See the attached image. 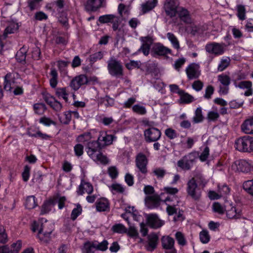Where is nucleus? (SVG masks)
Returning <instances> with one entry per match:
<instances>
[{
  "label": "nucleus",
  "mask_w": 253,
  "mask_h": 253,
  "mask_svg": "<svg viewBox=\"0 0 253 253\" xmlns=\"http://www.w3.org/2000/svg\"><path fill=\"white\" fill-rule=\"evenodd\" d=\"M32 229L33 232L38 231L37 236L41 242L47 243L53 230V225L46 219L42 218L39 222H33Z\"/></svg>",
  "instance_id": "1"
},
{
  "label": "nucleus",
  "mask_w": 253,
  "mask_h": 253,
  "mask_svg": "<svg viewBox=\"0 0 253 253\" xmlns=\"http://www.w3.org/2000/svg\"><path fill=\"white\" fill-rule=\"evenodd\" d=\"M86 149L88 156L95 162L104 165L109 163V159L101 152L102 147L96 141L88 142Z\"/></svg>",
  "instance_id": "2"
},
{
  "label": "nucleus",
  "mask_w": 253,
  "mask_h": 253,
  "mask_svg": "<svg viewBox=\"0 0 253 253\" xmlns=\"http://www.w3.org/2000/svg\"><path fill=\"white\" fill-rule=\"evenodd\" d=\"M107 69L109 74L116 78L124 76V67L122 62L114 56L111 57L107 61Z\"/></svg>",
  "instance_id": "3"
},
{
  "label": "nucleus",
  "mask_w": 253,
  "mask_h": 253,
  "mask_svg": "<svg viewBox=\"0 0 253 253\" xmlns=\"http://www.w3.org/2000/svg\"><path fill=\"white\" fill-rule=\"evenodd\" d=\"M235 147L240 152H253V137L244 136L238 138L235 141Z\"/></svg>",
  "instance_id": "4"
},
{
  "label": "nucleus",
  "mask_w": 253,
  "mask_h": 253,
  "mask_svg": "<svg viewBox=\"0 0 253 253\" xmlns=\"http://www.w3.org/2000/svg\"><path fill=\"white\" fill-rule=\"evenodd\" d=\"M187 195L195 201H199L202 197V189L198 186L194 178L189 180L187 183Z\"/></svg>",
  "instance_id": "5"
},
{
  "label": "nucleus",
  "mask_w": 253,
  "mask_h": 253,
  "mask_svg": "<svg viewBox=\"0 0 253 253\" xmlns=\"http://www.w3.org/2000/svg\"><path fill=\"white\" fill-rule=\"evenodd\" d=\"M197 153L196 152H190L178 160L177 165L178 167L183 170H190L195 163L197 159Z\"/></svg>",
  "instance_id": "6"
},
{
  "label": "nucleus",
  "mask_w": 253,
  "mask_h": 253,
  "mask_svg": "<svg viewBox=\"0 0 253 253\" xmlns=\"http://www.w3.org/2000/svg\"><path fill=\"white\" fill-rule=\"evenodd\" d=\"M135 165L139 171L145 175L148 172V160L146 156L142 152L138 153L135 157Z\"/></svg>",
  "instance_id": "7"
},
{
  "label": "nucleus",
  "mask_w": 253,
  "mask_h": 253,
  "mask_svg": "<svg viewBox=\"0 0 253 253\" xmlns=\"http://www.w3.org/2000/svg\"><path fill=\"white\" fill-rule=\"evenodd\" d=\"M231 169L235 172L248 173L252 170V167L246 160H239L232 164Z\"/></svg>",
  "instance_id": "8"
},
{
  "label": "nucleus",
  "mask_w": 253,
  "mask_h": 253,
  "mask_svg": "<svg viewBox=\"0 0 253 253\" xmlns=\"http://www.w3.org/2000/svg\"><path fill=\"white\" fill-rule=\"evenodd\" d=\"M161 243L164 253H177L174 247V240L169 236H164L161 238Z\"/></svg>",
  "instance_id": "9"
},
{
  "label": "nucleus",
  "mask_w": 253,
  "mask_h": 253,
  "mask_svg": "<svg viewBox=\"0 0 253 253\" xmlns=\"http://www.w3.org/2000/svg\"><path fill=\"white\" fill-rule=\"evenodd\" d=\"M161 131L156 127H150L144 131L145 140L147 142L158 141L161 136Z\"/></svg>",
  "instance_id": "10"
},
{
  "label": "nucleus",
  "mask_w": 253,
  "mask_h": 253,
  "mask_svg": "<svg viewBox=\"0 0 253 253\" xmlns=\"http://www.w3.org/2000/svg\"><path fill=\"white\" fill-rule=\"evenodd\" d=\"M178 8L176 0H165L164 4V9L166 15L170 18L176 16Z\"/></svg>",
  "instance_id": "11"
},
{
  "label": "nucleus",
  "mask_w": 253,
  "mask_h": 253,
  "mask_svg": "<svg viewBox=\"0 0 253 253\" xmlns=\"http://www.w3.org/2000/svg\"><path fill=\"white\" fill-rule=\"evenodd\" d=\"M115 138L114 135L108 134L106 131H101L96 142L102 148L112 144Z\"/></svg>",
  "instance_id": "12"
},
{
  "label": "nucleus",
  "mask_w": 253,
  "mask_h": 253,
  "mask_svg": "<svg viewBox=\"0 0 253 253\" xmlns=\"http://www.w3.org/2000/svg\"><path fill=\"white\" fill-rule=\"evenodd\" d=\"M185 72L190 80L198 79L201 74L199 65L194 63L189 64L186 67Z\"/></svg>",
  "instance_id": "13"
},
{
  "label": "nucleus",
  "mask_w": 253,
  "mask_h": 253,
  "mask_svg": "<svg viewBox=\"0 0 253 253\" xmlns=\"http://www.w3.org/2000/svg\"><path fill=\"white\" fill-rule=\"evenodd\" d=\"M89 80L85 75H80L74 78L70 83L69 86L75 91L78 90L81 86L88 84Z\"/></svg>",
  "instance_id": "14"
},
{
  "label": "nucleus",
  "mask_w": 253,
  "mask_h": 253,
  "mask_svg": "<svg viewBox=\"0 0 253 253\" xmlns=\"http://www.w3.org/2000/svg\"><path fill=\"white\" fill-rule=\"evenodd\" d=\"M217 81L220 83L219 92L226 94L229 91V85L231 82L230 77L225 74H222L217 76Z\"/></svg>",
  "instance_id": "15"
},
{
  "label": "nucleus",
  "mask_w": 253,
  "mask_h": 253,
  "mask_svg": "<svg viewBox=\"0 0 253 253\" xmlns=\"http://www.w3.org/2000/svg\"><path fill=\"white\" fill-rule=\"evenodd\" d=\"M206 51L215 55H221L224 51V44L212 42L207 44L205 46Z\"/></svg>",
  "instance_id": "16"
},
{
  "label": "nucleus",
  "mask_w": 253,
  "mask_h": 253,
  "mask_svg": "<svg viewBox=\"0 0 253 253\" xmlns=\"http://www.w3.org/2000/svg\"><path fill=\"white\" fill-rule=\"evenodd\" d=\"M106 5V0H87L84 7L86 11L95 12Z\"/></svg>",
  "instance_id": "17"
},
{
  "label": "nucleus",
  "mask_w": 253,
  "mask_h": 253,
  "mask_svg": "<svg viewBox=\"0 0 253 253\" xmlns=\"http://www.w3.org/2000/svg\"><path fill=\"white\" fill-rule=\"evenodd\" d=\"M161 194H154L146 196L145 198V204L149 209H154L158 207L161 204Z\"/></svg>",
  "instance_id": "18"
},
{
  "label": "nucleus",
  "mask_w": 253,
  "mask_h": 253,
  "mask_svg": "<svg viewBox=\"0 0 253 253\" xmlns=\"http://www.w3.org/2000/svg\"><path fill=\"white\" fill-rule=\"evenodd\" d=\"M227 217L230 219H238L241 216V210L229 204L225 206Z\"/></svg>",
  "instance_id": "19"
},
{
  "label": "nucleus",
  "mask_w": 253,
  "mask_h": 253,
  "mask_svg": "<svg viewBox=\"0 0 253 253\" xmlns=\"http://www.w3.org/2000/svg\"><path fill=\"white\" fill-rule=\"evenodd\" d=\"M146 220L147 224L153 228H160L164 224V222L155 214H148Z\"/></svg>",
  "instance_id": "20"
},
{
  "label": "nucleus",
  "mask_w": 253,
  "mask_h": 253,
  "mask_svg": "<svg viewBox=\"0 0 253 253\" xmlns=\"http://www.w3.org/2000/svg\"><path fill=\"white\" fill-rule=\"evenodd\" d=\"M180 20L186 24H191L193 22L189 11L184 7H179L177 12Z\"/></svg>",
  "instance_id": "21"
},
{
  "label": "nucleus",
  "mask_w": 253,
  "mask_h": 253,
  "mask_svg": "<svg viewBox=\"0 0 253 253\" xmlns=\"http://www.w3.org/2000/svg\"><path fill=\"white\" fill-rule=\"evenodd\" d=\"M148 244L146 246V249L148 251L152 252L157 247L159 237L157 234L153 233L148 236Z\"/></svg>",
  "instance_id": "22"
},
{
  "label": "nucleus",
  "mask_w": 253,
  "mask_h": 253,
  "mask_svg": "<svg viewBox=\"0 0 253 253\" xmlns=\"http://www.w3.org/2000/svg\"><path fill=\"white\" fill-rule=\"evenodd\" d=\"M141 41L143 42L138 51H141L145 56H147L150 52V46L152 43V38L149 37H142Z\"/></svg>",
  "instance_id": "23"
},
{
  "label": "nucleus",
  "mask_w": 253,
  "mask_h": 253,
  "mask_svg": "<svg viewBox=\"0 0 253 253\" xmlns=\"http://www.w3.org/2000/svg\"><path fill=\"white\" fill-rule=\"evenodd\" d=\"M235 87L239 88L242 89H246L244 95L246 96L252 95L253 89L252 88V83L249 81H240L238 84L236 85Z\"/></svg>",
  "instance_id": "24"
},
{
  "label": "nucleus",
  "mask_w": 253,
  "mask_h": 253,
  "mask_svg": "<svg viewBox=\"0 0 253 253\" xmlns=\"http://www.w3.org/2000/svg\"><path fill=\"white\" fill-rule=\"evenodd\" d=\"M93 191V187L91 183L82 180L79 186L77 193L79 195H82L84 193L91 194Z\"/></svg>",
  "instance_id": "25"
},
{
  "label": "nucleus",
  "mask_w": 253,
  "mask_h": 253,
  "mask_svg": "<svg viewBox=\"0 0 253 253\" xmlns=\"http://www.w3.org/2000/svg\"><path fill=\"white\" fill-rule=\"evenodd\" d=\"M96 209L97 211H106L110 210V203L109 201L104 198L97 200L95 203Z\"/></svg>",
  "instance_id": "26"
},
{
  "label": "nucleus",
  "mask_w": 253,
  "mask_h": 253,
  "mask_svg": "<svg viewBox=\"0 0 253 253\" xmlns=\"http://www.w3.org/2000/svg\"><path fill=\"white\" fill-rule=\"evenodd\" d=\"M152 50L154 54L160 56H165L168 54H170L171 51V49L160 43H156L153 47Z\"/></svg>",
  "instance_id": "27"
},
{
  "label": "nucleus",
  "mask_w": 253,
  "mask_h": 253,
  "mask_svg": "<svg viewBox=\"0 0 253 253\" xmlns=\"http://www.w3.org/2000/svg\"><path fill=\"white\" fill-rule=\"evenodd\" d=\"M241 130L246 134H253V117L244 121L241 126Z\"/></svg>",
  "instance_id": "28"
},
{
  "label": "nucleus",
  "mask_w": 253,
  "mask_h": 253,
  "mask_svg": "<svg viewBox=\"0 0 253 253\" xmlns=\"http://www.w3.org/2000/svg\"><path fill=\"white\" fill-rule=\"evenodd\" d=\"M204 117L201 107H198L195 111L194 116L192 118V122L194 124H198L203 121Z\"/></svg>",
  "instance_id": "29"
},
{
  "label": "nucleus",
  "mask_w": 253,
  "mask_h": 253,
  "mask_svg": "<svg viewBox=\"0 0 253 253\" xmlns=\"http://www.w3.org/2000/svg\"><path fill=\"white\" fill-rule=\"evenodd\" d=\"M161 201L166 204H174L178 203V197L177 196H172L171 195L167 194L166 196H162L161 194Z\"/></svg>",
  "instance_id": "30"
},
{
  "label": "nucleus",
  "mask_w": 253,
  "mask_h": 253,
  "mask_svg": "<svg viewBox=\"0 0 253 253\" xmlns=\"http://www.w3.org/2000/svg\"><path fill=\"white\" fill-rule=\"evenodd\" d=\"M27 52V47L23 46L17 52L16 54L17 61L20 63H25Z\"/></svg>",
  "instance_id": "31"
},
{
  "label": "nucleus",
  "mask_w": 253,
  "mask_h": 253,
  "mask_svg": "<svg viewBox=\"0 0 253 253\" xmlns=\"http://www.w3.org/2000/svg\"><path fill=\"white\" fill-rule=\"evenodd\" d=\"M158 3L157 0H148L142 4V10L144 13H146L154 8Z\"/></svg>",
  "instance_id": "32"
},
{
  "label": "nucleus",
  "mask_w": 253,
  "mask_h": 253,
  "mask_svg": "<svg viewBox=\"0 0 253 253\" xmlns=\"http://www.w3.org/2000/svg\"><path fill=\"white\" fill-rule=\"evenodd\" d=\"M175 239L180 246L184 247L187 244L185 235L180 231H177L175 233Z\"/></svg>",
  "instance_id": "33"
},
{
  "label": "nucleus",
  "mask_w": 253,
  "mask_h": 253,
  "mask_svg": "<svg viewBox=\"0 0 253 253\" xmlns=\"http://www.w3.org/2000/svg\"><path fill=\"white\" fill-rule=\"evenodd\" d=\"M95 250V244L94 241L85 242L82 249L83 253H94Z\"/></svg>",
  "instance_id": "34"
},
{
  "label": "nucleus",
  "mask_w": 253,
  "mask_h": 253,
  "mask_svg": "<svg viewBox=\"0 0 253 253\" xmlns=\"http://www.w3.org/2000/svg\"><path fill=\"white\" fill-rule=\"evenodd\" d=\"M180 100L181 102L185 104H188L192 102L194 100V97L189 93L186 92L184 90L182 92L179 94Z\"/></svg>",
  "instance_id": "35"
},
{
  "label": "nucleus",
  "mask_w": 253,
  "mask_h": 253,
  "mask_svg": "<svg viewBox=\"0 0 253 253\" xmlns=\"http://www.w3.org/2000/svg\"><path fill=\"white\" fill-rule=\"evenodd\" d=\"M55 94L58 98H63L66 102L68 100V93L66 87H58L55 89Z\"/></svg>",
  "instance_id": "36"
},
{
  "label": "nucleus",
  "mask_w": 253,
  "mask_h": 253,
  "mask_svg": "<svg viewBox=\"0 0 253 253\" xmlns=\"http://www.w3.org/2000/svg\"><path fill=\"white\" fill-rule=\"evenodd\" d=\"M36 198L34 196H28L25 201V206L28 209H33L37 206Z\"/></svg>",
  "instance_id": "37"
},
{
  "label": "nucleus",
  "mask_w": 253,
  "mask_h": 253,
  "mask_svg": "<svg viewBox=\"0 0 253 253\" xmlns=\"http://www.w3.org/2000/svg\"><path fill=\"white\" fill-rule=\"evenodd\" d=\"M18 29V25L17 23L11 22L5 28L3 33V36L6 38L8 34L14 33Z\"/></svg>",
  "instance_id": "38"
},
{
  "label": "nucleus",
  "mask_w": 253,
  "mask_h": 253,
  "mask_svg": "<svg viewBox=\"0 0 253 253\" xmlns=\"http://www.w3.org/2000/svg\"><path fill=\"white\" fill-rule=\"evenodd\" d=\"M51 78L50 79V85L51 87L55 88L58 83V73L54 68H51L50 73Z\"/></svg>",
  "instance_id": "39"
},
{
  "label": "nucleus",
  "mask_w": 253,
  "mask_h": 253,
  "mask_svg": "<svg viewBox=\"0 0 253 253\" xmlns=\"http://www.w3.org/2000/svg\"><path fill=\"white\" fill-rule=\"evenodd\" d=\"M178 192V189L176 187L166 186L163 188V192L161 194H162V196H166L167 194L171 195L172 196H176Z\"/></svg>",
  "instance_id": "40"
},
{
  "label": "nucleus",
  "mask_w": 253,
  "mask_h": 253,
  "mask_svg": "<svg viewBox=\"0 0 253 253\" xmlns=\"http://www.w3.org/2000/svg\"><path fill=\"white\" fill-rule=\"evenodd\" d=\"M230 59L228 57L222 58L217 67L218 71L222 72L224 71L230 64Z\"/></svg>",
  "instance_id": "41"
},
{
  "label": "nucleus",
  "mask_w": 253,
  "mask_h": 253,
  "mask_svg": "<svg viewBox=\"0 0 253 253\" xmlns=\"http://www.w3.org/2000/svg\"><path fill=\"white\" fill-rule=\"evenodd\" d=\"M94 244H95L96 250L104 252L108 249V246L109 245V243L106 240H104L100 243L98 242L97 241H94Z\"/></svg>",
  "instance_id": "42"
},
{
  "label": "nucleus",
  "mask_w": 253,
  "mask_h": 253,
  "mask_svg": "<svg viewBox=\"0 0 253 253\" xmlns=\"http://www.w3.org/2000/svg\"><path fill=\"white\" fill-rule=\"evenodd\" d=\"M116 18V15L114 14H106L100 16L98 18V21L102 24L111 23L113 19Z\"/></svg>",
  "instance_id": "43"
},
{
  "label": "nucleus",
  "mask_w": 253,
  "mask_h": 253,
  "mask_svg": "<svg viewBox=\"0 0 253 253\" xmlns=\"http://www.w3.org/2000/svg\"><path fill=\"white\" fill-rule=\"evenodd\" d=\"M112 231L114 233L119 234L126 233L127 228L122 224L118 223L114 225L111 228Z\"/></svg>",
  "instance_id": "44"
},
{
  "label": "nucleus",
  "mask_w": 253,
  "mask_h": 253,
  "mask_svg": "<svg viewBox=\"0 0 253 253\" xmlns=\"http://www.w3.org/2000/svg\"><path fill=\"white\" fill-rule=\"evenodd\" d=\"M34 112L38 115L42 114L46 109V107L44 103H37L33 105Z\"/></svg>",
  "instance_id": "45"
},
{
  "label": "nucleus",
  "mask_w": 253,
  "mask_h": 253,
  "mask_svg": "<svg viewBox=\"0 0 253 253\" xmlns=\"http://www.w3.org/2000/svg\"><path fill=\"white\" fill-rule=\"evenodd\" d=\"M72 118V112L70 111L64 112L62 115L59 117L61 123L64 124H68Z\"/></svg>",
  "instance_id": "46"
},
{
  "label": "nucleus",
  "mask_w": 253,
  "mask_h": 253,
  "mask_svg": "<svg viewBox=\"0 0 253 253\" xmlns=\"http://www.w3.org/2000/svg\"><path fill=\"white\" fill-rule=\"evenodd\" d=\"M10 74H6L4 77V88L7 91H10L13 88L14 82L10 78Z\"/></svg>",
  "instance_id": "47"
},
{
  "label": "nucleus",
  "mask_w": 253,
  "mask_h": 253,
  "mask_svg": "<svg viewBox=\"0 0 253 253\" xmlns=\"http://www.w3.org/2000/svg\"><path fill=\"white\" fill-rule=\"evenodd\" d=\"M199 238L203 244H207L210 241L211 236L207 230H203L200 232Z\"/></svg>",
  "instance_id": "48"
},
{
  "label": "nucleus",
  "mask_w": 253,
  "mask_h": 253,
  "mask_svg": "<svg viewBox=\"0 0 253 253\" xmlns=\"http://www.w3.org/2000/svg\"><path fill=\"white\" fill-rule=\"evenodd\" d=\"M244 189L250 195L253 196V180H249L244 182Z\"/></svg>",
  "instance_id": "49"
},
{
  "label": "nucleus",
  "mask_w": 253,
  "mask_h": 253,
  "mask_svg": "<svg viewBox=\"0 0 253 253\" xmlns=\"http://www.w3.org/2000/svg\"><path fill=\"white\" fill-rule=\"evenodd\" d=\"M110 189L113 194H115V193H123L125 189L122 185L114 183L111 185L110 187Z\"/></svg>",
  "instance_id": "50"
},
{
  "label": "nucleus",
  "mask_w": 253,
  "mask_h": 253,
  "mask_svg": "<svg viewBox=\"0 0 253 253\" xmlns=\"http://www.w3.org/2000/svg\"><path fill=\"white\" fill-rule=\"evenodd\" d=\"M167 38L175 48L178 49L180 48L179 42L173 34L168 33L167 34Z\"/></svg>",
  "instance_id": "51"
},
{
  "label": "nucleus",
  "mask_w": 253,
  "mask_h": 253,
  "mask_svg": "<svg viewBox=\"0 0 253 253\" xmlns=\"http://www.w3.org/2000/svg\"><path fill=\"white\" fill-rule=\"evenodd\" d=\"M132 110L134 113L141 115H144L147 113L145 107L139 104L133 105Z\"/></svg>",
  "instance_id": "52"
},
{
  "label": "nucleus",
  "mask_w": 253,
  "mask_h": 253,
  "mask_svg": "<svg viewBox=\"0 0 253 253\" xmlns=\"http://www.w3.org/2000/svg\"><path fill=\"white\" fill-rule=\"evenodd\" d=\"M246 78V76L245 74L239 72L238 73H236L234 75L232 82L233 83V84L234 86L238 84L240 81H242L243 80H245Z\"/></svg>",
  "instance_id": "53"
},
{
  "label": "nucleus",
  "mask_w": 253,
  "mask_h": 253,
  "mask_svg": "<svg viewBox=\"0 0 253 253\" xmlns=\"http://www.w3.org/2000/svg\"><path fill=\"white\" fill-rule=\"evenodd\" d=\"M22 243L21 240H17L16 242L12 243L11 245V253H19L22 248Z\"/></svg>",
  "instance_id": "54"
},
{
  "label": "nucleus",
  "mask_w": 253,
  "mask_h": 253,
  "mask_svg": "<svg viewBox=\"0 0 253 253\" xmlns=\"http://www.w3.org/2000/svg\"><path fill=\"white\" fill-rule=\"evenodd\" d=\"M82 212V208L80 204H77V207L74 208L71 212V218L73 220H75L78 216H79Z\"/></svg>",
  "instance_id": "55"
},
{
  "label": "nucleus",
  "mask_w": 253,
  "mask_h": 253,
  "mask_svg": "<svg viewBox=\"0 0 253 253\" xmlns=\"http://www.w3.org/2000/svg\"><path fill=\"white\" fill-rule=\"evenodd\" d=\"M219 117L218 112L216 111H210L208 113L207 119L209 122H215Z\"/></svg>",
  "instance_id": "56"
},
{
  "label": "nucleus",
  "mask_w": 253,
  "mask_h": 253,
  "mask_svg": "<svg viewBox=\"0 0 253 253\" xmlns=\"http://www.w3.org/2000/svg\"><path fill=\"white\" fill-rule=\"evenodd\" d=\"M218 187V191L220 195H221V197L226 196L229 194L230 189L227 185L223 184L219 185Z\"/></svg>",
  "instance_id": "57"
},
{
  "label": "nucleus",
  "mask_w": 253,
  "mask_h": 253,
  "mask_svg": "<svg viewBox=\"0 0 253 253\" xmlns=\"http://www.w3.org/2000/svg\"><path fill=\"white\" fill-rule=\"evenodd\" d=\"M237 16L239 19L241 20H244L245 19L246 10L244 6L242 5H239L237 6Z\"/></svg>",
  "instance_id": "58"
},
{
  "label": "nucleus",
  "mask_w": 253,
  "mask_h": 253,
  "mask_svg": "<svg viewBox=\"0 0 253 253\" xmlns=\"http://www.w3.org/2000/svg\"><path fill=\"white\" fill-rule=\"evenodd\" d=\"M42 0H29L28 5L30 10L33 11L40 7V2Z\"/></svg>",
  "instance_id": "59"
},
{
  "label": "nucleus",
  "mask_w": 253,
  "mask_h": 253,
  "mask_svg": "<svg viewBox=\"0 0 253 253\" xmlns=\"http://www.w3.org/2000/svg\"><path fill=\"white\" fill-rule=\"evenodd\" d=\"M153 173L158 178H163L166 174V170L161 168H155L153 170Z\"/></svg>",
  "instance_id": "60"
},
{
  "label": "nucleus",
  "mask_w": 253,
  "mask_h": 253,
  "mask_svg": "<svg viewBox=\"0 0 253 253\" xmlns=\"http://www.w3.org/2000/svg\"><path fill=\"white\" fill-rule=\"evenodd\" d=\"M165 134L169 139H173L176 138L178 135L176 131L171 128L166 129L165 131Z\"/></svg>",
  "instance_id": "61"
},
{
  "label": "nucleus",
  "mask_w": 253,
  "mask_h": 253,
  "mask_svg": "<svg viewBox=\"0 0 253 253\" xmlns=\"http://www.w3.org/2000/svg\"><path fill=\"white\" fill-rule=\"evenodd\" d=\"M104 54L101 51H98L95 52L89 56V61L92 63H94L97 60L101 59L103 57Z\"/></svg>",
  "instance_id": "62"
},
{
  "label": "nucleus",
  "mask_w": 253,
  "mask_h": 253,
  "mask_svg": "<svg viewBox=\"0 0 253 253\" xmlns=\"http://www.w3.org/2000/svg\"><path fill=\"white\" fill-rule=\"evenodd\" d=\"M39 123L48 126L51 125H55L56 124L55 122L52 121L51 119L46 117L41 118L39 120Z\"/></svg>",
  "instance_id": "63"
},
{
  "label": "nucleus",
  "mask_w": 253,
  "mask_h": 253,
  "mask_svg": "<svg viewBox=\"0 0 253 253\" xmlns=\"http://www.w3.org/2000/svg\"><path fill=\"white\" fill-rule=\"evenodd\" d=\"M214 87L212 85H208L205 89V93L204 95L205 98L207 99H211L214 92Z\"/></svg>",
  "instance_id": "64"
}]
</instances>
